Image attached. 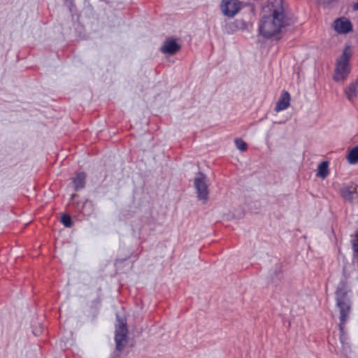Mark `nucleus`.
I'll list each match as a JSON object with an SVG mask.
<instances>
[{
  "mask_svg": "<svg viewBox=\"0 0 358 358\" xmlns=\"http://www.w3.org/2000/svg\"><path fill=\"white\" fill-rule=\"evenodd\" d=\"M347 159L350 164H355L358 162V145L349 150Z\"/></svg>",
  "mask_w": 358,
  "mask_h": 358,
  "instance_id": "nucleus-13",
  "label": "nucleus"
},
{
  "mask_svg": "<svg viewBox=\"0 0 358 358\" xmlns=\"http://www.w3.org/2000/svg\"><path fill=\"white\" fill-rule=\"evenodd\" d=\"M235 27L236 28L244 29L246 27V23L243 20H236L235 22Z\"/></svg>",
  "mask_w": 358,
  "mask_h": 358,
  "instance_id": "nucleus-20",
  "label": "nucleus"
},
{
  "mask_svg": "<svg viewBox=\"0 0 358 358\" xmlns=\"http://www.w3.org/2000/svg\"><path fill=\"white\" fill-rule=\"evenodd\" d=\"M117 322L115 324V349L121 352L127 343V326L126 320L119 315H116Z\"/></svg>",
  "mask_w": 358,
  "mask_h": 358,
  "instance_id": "nucleus-4",
  "label": "nucleus"
},
{
  "mask_svg": "<svg viewBox=\"0 0 358 358\" xmlns=\"http://www.w3.org/2000/svg\"><path fill=\"white\" fill-rule=\"evenodd\" d=\"M270 278L272 282H277L282 277V271L280 266H275L270 271Z\"/></svg>",
  "mask_w": 358,
  "mask_h": 358,
  "instance_id": "nucleus-14",
  "label": "nucleus"
},
{
  "mask_svg": "<svg viewBox=\"0 0 358 358\" xmlns=\"http://www.w3.org/2000/svg\"><path fill=\"white\" fill-rule=\"evenodd\" d=\"M353 8L355 10H358V0H357V2L354 4Z\"/></svg>",
  "mask_w": 358,
  "mask_h": 358,
  "instance_id": "nucleus-22",
  "label": "nucleus"
},
{
  "mask_svg": "<svg viewBox=\"0 0 358 358\" xmlns=\"http://www.w3.org/2000/svg\"><path fill=\"white\" fill-rule=\"evenodd\" d=\"M328 173V162H322L318 166L317 176L322 178H325L327 176Z\"/></svg>",
  "mask_w": 358,
  "mask_h": 358,
  "instance_id": "nucleus-15",
  "label": "nucleus"
},
{
  "mask_svg": "<svg viewBox=\"0 0 358 358\" xmlns=\"http://www.w3.org/2000/svg\"><path fill=\"white\" fill-rule=\"evenodd\" d=\"M334 27L338 34H348L352 30L351 22L344 17L337 18L334 22Z\"/></svg>",
  "mask_w": 358,
  "mask_h": 358,
  "instance_id": "nucleus-7",
  "label": "nucleus"
},
{
  "mask_svg": "<svg viewBox=\"0 0 358 358\" xmlns=\"http://www.w3.org/2000/svg\"><path fill=\"white\" fill-rule=\"evenodd\" d=\"M235 144L236 148L241 151H245L247 150V143L241 138L236 139Z\"/></svg>",
  "mask_w": 358,
  "mask_h": 358,
  "instance_id": "nucleus-19",
  "label": "nucleus"
},
{
  "mask_svg": "<svg viewBox=\"0 0 358 358\" xmlns=\"http://www.w3.org/2000/svg\"><path fill=\"white\" fill-rule=\"evenodd\" d=\"M61 222L66 227H71L73 225V221L70 215L67 214H64L61 217Z\"/></svg>",
  "mask_w": 358,
  "mask_h": 358,
  "instance_id": "nucleus-18",
  "label": "nucleus"
},
{
  "mask_svg": "<svg viewBox=\"0 0 358 358\" xmlns=\"http://www.w3.org/2000/svg\"><path fill=\"white\" fill-rule=\"evenodd\" d=\"M86 175L84 172H80L73 178V182L76 191H79L85 187Z\"/></svg>",
  "mask_w": 358,
  "mask_h": 358,
  "instance_id": "nucleus-12",
  "label": "nucleus"
},
{
  "mask_svg": "<svg viewBox=\"0 0 358 358\" xmlns=\"http://www.w3.org/2000/svg\"><path fill=\"white\" fill-rule=\"evenodd\" d=\"M347 99L353 102L358 95V79L350 83L344 90Z\"/></svg>",
  "mask_w": 358,
  "mask_h": 358,
  "instance_id": "nucleus-11",
  "label": "nucleus"
},
{
  "mask_svg": "<svg viewBox=\"0 0 358 358\" xmlns=\"http://www.w3.org/2000/svg\"><path fill=\"white\" fill-rule=\"evenodd\" d=\"M259 34L266 39L278 40L283 29L294 23L283 0H268L262 7Z\"/></svg>",
  "mask_w": 358,
  "mask_h": 358,
  "instance_id": "nucleus-1",
  "label": "nucleus"
},
{
  "mask_svg": "<svg viewBox=\"0 0 358 358\" xmlns=\"http://www.w3.org/2000/svg\"><path fill=\"white\" fill-rule=\"evenodd\" d=\"M340 193L341 196L347 201L352 202L357 198V188L353 185H343Z\"/></svg>",
  "mask_w": 358,
  "mask_h": 358,
  "instance_id": "nucleus-9",
  "label": "nucleus"
},
{
  "mask_svg": "<svg viewBox=\"0 0 358 358\" xmlns=\"http://www.w3.org/2000/svg\"><path fill=\"white\" fill-rule=\"evenodd\" d=\"M180 49V45L173 38H166L160 48L162 52L168 55H174Z\"/></svg>",
  "mask_w": 358,
  "mask_h": 358,
  "instance_id": "nucleus-8",
  "label": "nucleus"
},
{
  "mask_svg": "<svg viewBox=\"0 0 358 358\" xmlns=\"http://www.w3.org/2000/svg\"><path fill=\"white\" fill-rule=\"evenodd\" d=\"M290 94L287 91H282L281 96L276 103L275 110L277 112L287 109L289 106Z\"/></svg>",
  "mask_w": 358,
  "mask_h": 358,
  "instance_id": "nucleus-10",
  "label": "nucleus"
},
{
  "mask_svg": "<svg viewBox=\"0 0 358 358\" xmlns=\"http://www.w3.org/2000/svg\"><path fill=\"white\" fill-rule=\"evenodd\" d=\"M220 7L224 15L232 17L241 10V2L238 0H222Z\"/></svg>",
  "mask_w": 358,
  "mask_h": 358,
  "instance_id": "nucleus-6",
  "label": "nucleus"
},
{
  "mask_svg": "<svg viewBox=\"0 0 358 358\" xmlns=\"http://www.w3.org/2000/svg\"><path fill=\"white\" fill-rule=\"evenodd\" d=\"M351 243L353 249V261L358 263V233L352 236Z\"/></svg>",
  "mask_w": 358,
  "mask_h": 358,
  "instance_id": "nucleus-16",
  "label": "nucleus"
},
{
  "mask_svg": "<svg viewBox=\"0 0 358 358\" xmlns=\"http://www.w3.org/2000/svg\"><path fill=\"white\" fill-rule=\"evenodd\" d=\"M348 320H349V317H344V319H343L342 317H339L340 323L338 324V327H339V330H340V333H341L340 338H341V342H343V336L345 334V331H344L345 325V323L348 321Z\"/></svg>",
  "mask_w": 358,
  "mask_h": 358,
  "instance_id": "nucleus-17",
  "label": "nucleus"
},
{
  "mask_svg": "<svg viewBox=\"0 0 358 358\" xmlns=\"http://www.w3.org/2000/svg\"><path fill=\"white\" fill-rule=\"evenodd\" d=\"M33 333L34 334L35 336H38L39 335V333H40V331H33Z\"/></svg>",
  "mask_w": 358,
  "mask_h": 358,
  "instance_id": "nucleus-23",
  "label": "nucleus"
},
{
  "mask_svg": "<svg viewBox=\"0 0 358 358\" xmlns=\"http://www.w3.org/2000/svg\"><path fill=\"white\" fill-rule=\"evenodd\" d=\"M333 0H317V3L320 5H328L331 3Z\"/></svg>",
  "mask_w": 358,
  "mask_h": 358,
  "instance_id": "nucleus-21",
  "label": "nucleus"
},
{
  "mask_svg": "<svg viewBox=\"0 0 358 358\" xmlns=\"http://www.w3.org/2000/svg\"><path fill=\"white\" fill-rule=\"evenodd\" d=\"M335 306L339 311V317H350L352 309V290L345 280L338 282L335 290Z\"/></svg>",
  "mask_w": 358,
  "mask_h": 358,
  "instance_id": "nucleus-2",
  "label": "nucleus"
},
{
  "mask_svg": "<svg viewBox=\"0 0 358 358\" xmlns=\"http://www.w3.org/2000/svg\"><path fill=\"white\" fill-rule=\"evenodd\" d=\"M352 52L349 46H347L336 60L333 79L336 82H343L350 73V59Z\"/></svg>",
  "mask_w": 358,
  "mask_h": 358,
  "instance_id": "nucleus-3",
  "label": "nucleus"
},
{
  "mask_svg": "<svg viewBox=\"0 0 358 358\" xmlns=\"http://www.w3.org/2000/svg\"><path fill=\"white\" fill-rule=\"evenodd\" d=\"M207 182V176L201 172H199L194 179V185L196 190L197 197L204 202L207 201L209 194Z\"/></svg>",
  "mask_w": 358,
  "mask_h": 358,
  "instance_id": "nucleus-5",
  "label": "nucleus"
}]
</instances>
